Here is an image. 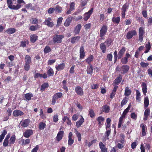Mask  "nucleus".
Here are the masks:
<instances>
[{"label": "nucleus", "mask_w": 152, "mask_h": 152, "mask_svg": "<svg viewBox=\"0 0 152 152\" xmlns=\"http://www.w3.org/2000/svg\"><path fill=\"white\" fill-rule=\"evenodd\" d=\"M64 134V132L62 131H60L58 133L56 137V140L59 141L62 138Z\"/></svg>", "instance_id": "b1692460"}, {"label": "nucleus", "mask_w": 152, "mask_h": 152, "mask_svg": "<svg viewBox=\"0 0 152 152\" xmlns=\"http://www.w3.org/2000/svg\"><path fill=\"white\" fill-rule=\"evenodd\" d=\"M94 57L93 55H90L89 56L88 58L85 59L86 63L89 64H91V63L93 61Z\"/></svg>", "instance_id": "c756f323"}, {"label": "nucleus", "mask_w": 152, "mask_h": 152, "mask_svg": "<svg viewBox=\"0 0 152 152\" xmlns=\"http://www.w3.org/2000/svg\"><path fill=\"white\" fill-rule=\"evenodd\" d=\"M127 98L125 97L121 103V106L123 107L124 105L126 104L127 102Z\"/></svg>", "instance_id": "052dcab7"}, {"label": "nucleus", "mask_w": 152, "mask_h": 152, "mask_svg": "<svg viewBox=\"0 0 152 152\" xmlns=\"http://www.w3.org/2000/svg\"><path fill=\"white\" fill-rule=\"evenodd\" d=\"M30 38L31 42L34 43L37 40L38 36L35 34H32L30 36Z\"/></svg>", "instance_id": "7c9ffc66"}, {"label": "nucleus", "mask_w": 152, "mask_h": 152, "mask_svg": "<svg viewBox=\"0 0 152 152\" xmlns=\"http://www.w3.org/2000/svg\"><path fill=\"white\" fill-rule=\"evenodd\" d=\"M91 118H93L95 116V113L93 109H89V114Z\"/></svg>", "instance_id": "13d9d810"}, {"label": "nucleus", "mask_w": 152, "mask_h": 152, "mask_svg": "<svg viewBox=\"0 0 152 152\" xmlns=\"http://www.w3.org/2000/svg\"><path fill=\"white\" fill-rule=\"evenodd\" d=\"M51 49L49 46L47 45L44 50V52L45 53H47L51 52Z\"/></svg>", "instance_id": "603ef678"}, {"label": "nucleus", "mask_w": 152, "mask_h": 152, "mask_svg": "<svg viewBox=\"0 0 152 152\" xmlns=\"http://www.w3.org/2000/svg\"><path fill=\"white\" fill-rule=\"evenodd\" d=\"M152 23V17L150 16L149 17L148 20V23L147 25L148 26L151 25Z\"/></svg>", "instance_id": "774afa93"}, {"label": "nucleus", "mask_w": 152, "mask_h": 152, "mask_svg": "<svg viewBox=\"0 0 152 152\" xmlns=\"http://www.w3.org/2000/svg\"><path fill=\"white\" fill-rule=\"evenodd\" d=\"M33 96V94L31 93H28L25 94V100L29 101L31 100V97Z\"/></svg>", "instance_id": "c9c22d12"}, {"label": "nucleus", "mask_w": 152, "mask_h": 152, "mask_svg": "<svg viewBox=\"0 0 152 152\" xmlns=\"http://www.w3.org/2000/svg\"><path fill=\"white\" fill-rule=\"evenodd\" d=\"M16 140V136L15 135H12L10 137L9 140V145L10 146L14 144Z\"/></svg>", "instance_id": "e433bc0d"}, {"label": "nucleus", "mask_w": 152, "mask_h": 152, "mask_svg": "<svg viewBox=\"0 0 152 152\" xmlns=\"http://www.w3.org/2000/svg\"><path fill=\"white\" fill-rule=\"evenodd\" d=\"M84 121V119L83 117L81 115L80 119L76 122V126L77 128L80 127L83 124Z\"/></svg>", "instance_id": "4be33fe9"}, {"label": "nucleus", "mask_w": 152, "mask_h": 152, "mask_svg": "<svg viewBox=\"0 0 152 152\" xmlns=\"http://www.w3.org/2000/svg\"><path fill=\"white\" fill-rule=\"evenodd\" d=\"M147 84H146L144 82H143L142 84V92L145 95H146V93L147 92Z\"/></svg>", "instance_id": "cd10ccee"}, {"label": "nucleus", "mask_w": 152, "mask_h": 152, "mask_svg": "<svg viewBox=\"0 0 152 152\" xmlns=\"http://www.w3.org/2000/svg\"><path fill=\"white\" fill-rule=\"evenodd\" d=\"M150 111L149 108H146L145 109L144 114V120H146L148 119V116L150 114Z\"/></svg>", "instance_id": "c85d7f7f"}, {"label": "nucleus", "mask_w": 152, "mask_h": 152, "mask_svg": "<svg viewBox=\"0 0 152 152\" xmlns=\"http://www.w3.org/2000/svg\"><path fill=\"white\" fill-rule=\"evenodd\" d=\"M149 100L148 97H146L144 99V107L146 108L149 105Z\"/></svg>", "instance_id": "49530a36"}, {"label": "nucleus", "mask_w": 152, "mask_h": 152, "mask_svg": "<svg viewBox=\"0 0 152 152\" xmlns=\"http://www.w3.org/2000/svg\"><path fill=\"white\" fill-rule=\"evenodd\" d=\"M91 26V24L90 23H88L87 24H86L84 26V27L85 28V29L86 30H87L89 29Z\"/></svg>", "instance_id": "338daca9"}, {"label": "nucleus", "mask_w": 152, "mask_h": 152, "mask_svg": "<svg viewBox=\"0 0 152 152\" xmlns=\"http://www.w3.org/2000/svg\"><path fill=\"white\" fill-rule=\"evenodd\" d=\"M129 66L126 65H124L121 68V73L123 74L126 73L129 70Z\"/></svg>", "instance_id": "f8f14e48"}, {"label": "nucleus", "mask_w": 152, "mask_h": 152, "mask_svg": "<svg viewBox=\"0 0 152 152\" xmlns=\"http://www.w3.org/2000/svg\"><path fill=\"white\" fill-rule=\"evenodd\" d=\"M110 107L107 104L103 105L102 108V111L105 113H109L110 110Z\"/></svg>", "instance_id": "6ab92c4d"}, {"label": "nucleus", "mask_w": 152, "mask_h": 152, "mask_svg": "<svg viewBox=\"0 0 152 152\" xmlns=\"http://www.w3.org/2000/svg\"><path fill=\"white\" fill-rule=\"evenodd\" d=\"M100 48L101 50L102 53H104L106 52V45H105L104 43L102 42L100 45Z\"/></svg>", "instance_id": "f704fd0d"}, {"label": "nucleus", "mask_w": 152, "mask_h": 152, "mask_svg": "<svg viewBox=\"0 0 152 152\" xmlns=\"http://www.w3.org/2000/svg\"><path fill=\"white\" fill-rule=\"evenodd\" d=\"M25 63L30 64L31 62V58L28 55H27L25 56Z\"/></svg>", "instance_id": "3c124183"}, {"label": "nucleus", "mask_w": 152, "mask_h": 152, "mask_svg": "<svg viewBox=\"0 0 152 152\" xmlns=\"http://www.w3.org/2000/svg\"><path fill=\"white\" fill-rule=\"evenodd\" d=\"M75 91L76 93L79 95L82 96L83 95V89L80 86H76L75 88Z\"/></svg>", "instance_id": "ddd939ff"}, {"label": "nucleus", "mask_w": 152, "mask_h": 152, "mask_svg": "<svg viewBox=\"0 0 152 152\" xmlns=\"http://www.w3.org/2000/svg\"><path fill=\"white\" fill-rule=\"evenodd\" d=\"M30 64L25 63L24 66V69L26 71H28L30 67Z\"/></svg>", "instance_id": "680f3d73"}, {"label": "nucleus", "mask_w": 152, "mask_h": 152, "mask_svg": "<svg viewBox=\"0 0 152 152\" xmlns=\"http://www.w3.org/2000/svg\"><path fill=\"white\" fill-rule=\"evenodd\" d=\"M145 33L144 28L140 27L139 29V38L140 41L142 42L143 40V36Z\"/></svg>", "instance_id": "0eeeda50"}, {"label": "nucleus", "mask_w": 152, "mask_h": 152, "mask_svg": "<svg viewBox=\"0 0 152 152\" xmlns=\"http://www.w3.org/2000/svg\"><path fill=\"white\" fill-rule=\"evenodd\" d=\"M122 80V76L121 75L118 76L115 78L113 82V84L114 85H118L121 82Z\"/></svg>", "instance_id": "a211bd4d"}, {"label": "nucleus", "mask_w": 152, "mask_h": 152, "mask_svg": "<svg viewBox=\"0 0 152 152\" xmlns=\"http://www.w3.org/2000/svg\"><path fill=\"white\" fill-rule=\"evenodd\" d=\"M131 91L129 89V87L128 86H127L125 88L124 95L127 96H129L131 94Z\"/></svg>", "instance_id": "58836bf2"}, {"label": "nucleus", "mask_w": 152, "mask_h": 152, "mask_svg": "<svg viewBox=\"0 0 152 152\" xmlns=\"http://www.w3.org/2000/svg\"><path fill=\"white\" fill-rule=\"evenodd\" d=\"M72 21V18L70 17H68L64 23V26L66 27L69 26L70 25Z\"/></svg>", "instance_id": "a19ab883"}, {"label": "nucleus", "mask_w": 152, "mask_h": 152, "mask_svg": "<svg viewBox=\"0 0 152 152\" xmlns=\"http://www.w3.org/2000/svg\"><path fill=\"white\" fill-rule=\"evenodd\" d=\"M47 73L48 77H49L51 76H53L54 75V72L53 69L51 68H50L48 70Z\"/></svg>", "instance_id": "c03bdc74"}, {"label": "nucleus", "mask_w": 152, "mask_h": 152, "mask_svg": "<svg viewBox=\"0 0 152 152\" xmlns=\"http://www.w3.org/2000/svg\"><path fill=\"white\" fill-rule=\"evenodd\" d=\"M68 138V145L69 146L72 145L74 142V137L72 132L69 133Z\"/></svg>", "instance_id": "9d476101"}, {"label": "nucleus", "mask_w": 152, "mask_h": 152, "mask_svg": "<svg viewBox=\"0 0 152 152\" xmlns=\"http://www.w3.org/2000/svg\"><path fill=\"white\" fill-rule=\"evenodd\" d=\"M75 134L77 138L78 141L79 142H80L81 141L82 139V136L81 134L77 130V129H75Z\"/></svg>", "instance_id": "4c0bfd02"}, {"label": "nucleus", "mask_w": 152, "mask_h": 152, "mask_svg": "<svg viewBox=\"0 0 152 152\" xmlns=\"http://www.w3.org/2000/svg\"><path fill=\"white\" fill-rule=\"evenodd\" d=\"M49 84L48 83H45L43 84L41 86V90L44 91L46 88H48Z\"/></svg>", "instance_id": "864d4df0"}, {"label": "nucleus", "mask_w": 152, "mask_h": 152, "mask_svg": "<svg viewBox=\"0 0 152 152\" xmlns=\"http://www.w3.org/2000/svg\"><path fill=\"white\" fill-rule=\"evenodd\" d=\"M22 142V145H25L28 144L30 142V140L29 139H27L25 140L22 139L21 140Z\"/></svg>", "instance_id": "4d7b16f0"}, {"label": "nucleus", "mask_w": 152, "mask_h": 152, "mask_svg": "<svg viewBox=\"0 0 152 152\" xmlns=\"http://www.w3.org/2000/svg\"><path fill=\"white\" fill-rule=\"evenodd\" d=\"M137 33L135 30L129 31L126 34V37L127 39H131L134 36L137 35Z\"/></svg>", "instance_id": "9b49d317"}, {"label": "nucleus", "mask_w": 152, "mask_h": 152, "mask_svg": "<svg viewBox=\"0 0 152 152\" xmlns=\"http://www.w3.org/2000/svg\"><path fill=\"white\" fill-rule=\"evenodd\" d=\"M39 28V25L38 24H36L34 26L32 25L30 26L29 28V30L31 31H36Z\"/></svg>", "instance_id": "a18cd8bd"}, {"label": "nucleus", "mask_w": 152, "mask_h": 152, "mask_svg": "<svg viewBox=\"0 0 152 152\" xmlns=\"http://www.w3.org/2000/svg\"><path fill=\"white\" fill-rule=\"evenodd\" d=\"M141 66L142 68L147 67L149 65L148 63H145L144 62H141L140 63Z\"/></svg>", "instance_id": "e2e57ef3"}, {"label": "nucleus", "mask_w": 152, "mask_h": 152, "mask_svg": "<svg viewBox=\"0 0 152 152\" xmlns=\"http://www.w3.org/2000/svg\"><path fill=\"white\" fill-rule=\"evenodd\" d=\"M107 30V26L106 25H103L101 28L100 30V36L102 38L106 35Z\"/></svg>", "instance_id": "39448f33"}, {"label": "nucleus", "mask_w": 152, "mask_h": 152, "mask_svg": "<svg viewBox=\"0 0 152 152\" xmlns=\"http://www.w3.org/2000/svg\"><path fill=\"white\" fill-rule=\"evenodd\" d=\"M136 99L137 101L140 102L141 100L140 98V93L138 90H136Z\"/></svg>", "instance_id": "09e8293b"}, {"label": "nucleus", "mask_w": 152, "mask_h": 152, "mask_svg": "<svg viewBox=\"0 0 152 152\" xmlns=\"http://www.w3.org/2000/svg\"><path fill=\"white\" fill-rule=\"evenodd\" d=\"M64 37L63 35L56 34L53 37V40L54 43H59L61 42Z\"/></svg>", "instance_id": "20e7f679"}, {"label": "nucleus", "mask_w": 152, "mask_h": 152, "mask_svg": "<svg viewBox=\"0 0 152 152\" xmlns=\"http://www.w3.org/2000/svg\"><path fill=\"white\" fill-rule=\"evenodd\" d=\"M29 43L28 40H26L24 41H22L20 42V47H25Z\"/></svg>", "instance_id": "de8ad7c7"}, {"label": "nucleus", "mask_w": 152, "mask_h": 152, "mask_svg": "<svg viewBox=\"0 0 152 152\" xmlns=\"http://www.w3.org/2000/svg\"><path fill=\"white\" fill-rule=\"evenodd\" d=\"M30 120L28 119H25L23 121H21L20 123V124L22 127H27L29 124Z\"/></svg>", "instance_id": "4468645a"}, {"label": "nucleus", "mask_w": 152, "mask_h": 152, "mask_svg": "<svg viewBox=\"0 0 152 152\" xmlns=\"http://www.w3.org/2000/svg\"><path fill=\"white\" fill-rule=\"evenodd\" d=\"M129 4L126 2L123 5L121 8V15L122 18L124 19L126 15V12L127 10L129 9Z\"/></svg>", "instance_id": "7ed1b4c3"}, {"label": "nucleus", "mask_w": 152, "mask_h": 152, "mask_svg": "<svg viewBox=\"0 0 152 152\" xmlns=\"http://www.w3.org/2000/svg\"><path fill=\"white\" fill-rule=\"evenodd\" d=\"M16 30L14 28H8L6 31V33L9 34H11L15 33Z\"/></svg>", "instance_id": "72a5a7b5"}, {"label": "nucleus", "mask_w": 152, "mask_h": 152, "mask_svg": "<svg viewBox=\"0 0 152 152\" xmlns=\"http://www.w3.org/2000/svg\"><path fill=\"white\" fill-rule=\"evenodd\" d=\"M13 115L14 117H18L19 116H22L24 114L23 113L19 110H15L13 112Z\"/></svg>", "instance_id": "412c9836"}, {"label": "nucleus", "mask_w": 152, "mask_h": 152, "mask_svg": "<svg viewBox=\"0 0 152 152\" xmlns=\"http://www.w3.org/2000/svg\"><path fill=\"white\" fill-rule=\"evenodd\" d=\"M31 20H32L31 23L33 24H37L38 23V20L37 18H32Z\"/></svg>", "instance_id": "0e129e2a"}, {"label": "nucleus", "mask_w": 152, "mask_h": 152, "mask_svg": "<svg viewBox=\"0 0 152 152\" xmlns=\"http://www.w3.org/2000/svg\"><path fill=\"white\" fill-rule=\"evenodd\" d=\"M6 0L8 7L11 10H17L21 7V5L20 4H17L16 5H12V0Z\"/></svg>", "instance_id": "f257e3e1"}, {"label": "nucleus", "mask_w": 152, "mask_h": 152, "mask_svg": "<svg viewBox=\"0 0 152 152\" xmlns=\"http://www.w3.org/2000/svg\"><path fill=\"white\" fill-rule=\"evenodd\" d=\"M125 51L126 48L124 47H123L121 49L118 53V59H121Z\"/></svg>", "instance_id": "aec40b11"}, {"label": "nucleus", "mask_w": 152, "mask_h": 152, "mask_svg": "<svg viewBox=\"0 0 152 152\" xmlns=\"http://www.w3.org/2000/svg\"><path fill=\"white\" fill-rule=\"evenodd\" d=\"M86 71L88 74H92L93 71V69L91 64H90L89 65L87 66Z\"/></svg>", "instance_id": "2f4dec72"}, {"label": "nucleus", "mask_w": 152, "mask_h": 152, "mask_svg": "<svg viewBox=\"0 0 152 152\" xmlns=\"http://www.w3.org/2000/svg\"><path fill=\"white\" fill-rule=\"evenodd\" d=\"M55 10L56 13H60L61 12L62 8L57 5L56 7Z\"/></svg>", "instance_id": "5fc2aeb1"}, {"label": "nucleus", "mask_w": 152, "mask_h": 152, "mask_svg": "<svg viewBox=\"0 0 152 152\" xmlns=\"http://www.w3.org/2000/svg\"><path fill=\"white\" fill-rule=\"evenodd\" d=\"M140 126L142 129V136H145L146 134V132L145 131V130H147V127L145 125H144L143 124H140Z\"/></svg>", "instance_id": "a878e982"}, {"label": "nucleus", "mask_w": 152, "mask_h": 152, "mask_svg": "<svg viewBox=\"0 0 152 152\" xmlns=\"http://www.w3.org/2000/svg\"><path fill=\"white\" fill-rule=\"evenodd\" d=\"M63 19V18L61 17H60L58 18L56 24L57 27H58L59 26L61 25Z\"/></svg>", "instance_id": "bf43d9fd"}, {"label": "nucleus", "mask_w": 152, "mask_h": 152, "mask_svg": "<svg viewBox=\"0 0 152 152\" xmlns=\"http://www.w3.org/2000/svg\"><path fill=\"white\" fill-rule=\"evenodd\" d=\"M81 25L80 24H78L75 27L74 31L75 34H77L79 33L81 28Z\"/></svg>", "instance_id": "473e14b6"}, {"label": "nucleus", "mask_w": 152, "mask_h": 152, "mask_svg": "<svg viewBox=\"0 0 152 152\" xmlns=\"http://www.w3.org/2000/svg\"><path fill=\"white\" fill-rule=\"evenodd\" d=\"M65 66V64L63 63L56 66V69L57 71H61L64 69Z\"/></svg>", "instance_id": "393cba45"}, {"label": "nucleus", "mask_w": 152, "mask_h": 152, "mask_svg": "<svg viewBox=\"0 0 152 152\" xmlns=\"http://www.w3.org/2000/svg\"><path fill=\"white\" fill-rule=\"evenodd\" d=\"M85 56V53L84 52V48L82 46L80 47V58L83 59Z\"/></svg>", "instance_id": "5701e85b"}, {"label": "nucleus", "mask_w": 152, "mask_h": 152, "mask_svg": "<svg viewBox=\"0 0 152 152\" xmlns=\"http://www.w3.org/2000/svg\"><path fill=\"white\" fill-rule=\"evenodd\" d=\"M112 21L114 23L118 24L120 21V18L119 17H113L112 19Z\"/></svg>", "instance_id": "ea45409f"}, {"label": "nucleus", "mask_w": 152, "mask_h": 152, "mask_svg": "<svg viewBox=\"0 0 152 152\" xmlns=\"http://www.w3.org/2000/svg\"><path fill=\"white\" fill-rule=\"evenodd\" d=\"M7 132L5 129L2 131V133L0 135V142H2L5 136L7 134Z\"/></svg>", "instance_id": "79ce46f5"}, {"label": "nucleus", "mask_w": 152, "mask_h": 152, "mask_svg": "<svg viewBox=\"0 0 152 152\" xmlns=\"http://www.w3.org/2000/svg\"><path fill=\"white\" fill-rule=\"evenodd\" d=\"M46 125L45 123L43 122L39 123V129L40 130H42L45 127Z\"/></svg>", "instance_id": "8fccbe9b"}, {"label": "nucleus", "mask_w": 152, "mask_h": 152, "mask_svg": "<svg viewBox=\"0 0 152 152\" xmlns=\"http://www.w3.org/2000/svg\"><path fill=\"white\" fill-rule=\"evenodd\" d=\"M63 96V94L61 92L56 93L52 97V99L51 101L52 104L54 105L57 100L59 98H61Z\"/></svg>", "instance_id": "f03ea898"}, {"label": "nucleus", "mask_w": 152, "mask_h": 152, "mask_svg": "<svg viewBox=\"0 0 152 152\" xmlns=\"http://www.w3.org/2000/svg\"><path fill=\"white\" fill-rule=\"evenodd\" d=\"M43 23L44 24L50 27H53L54 25L53 22L52 21L51 18L50 17L45 19Z\"/></svg>", "instance_id": "423d86ee"}, {"label": "nucleus", "mask_w": 152, "mask_h": 152, "mask_svg": "<svg viewBox=\"0 0 152 152\" xmlns=\"http://www.w3.org/2000/svg\"><path fill=\"white\" fill-rule=\"evenodd\" d=\"M99 144V148L101 149V152H108L107 148L102 142H100Z\"/></svg>", "instance_id": "f3484780"}, {"label": "nucleus", "mask_w": 152, "mask_h": 152, "mask_svg": "<svg viewBox=\"0 0 152 152\" xmlns=\"http://www.w3.org/2000/svg\"><path fill=\"white\" fill-rule=\"evenodd\" d=\"M80 37L79 36H75L72 37L71 39V43L73 44L79 41Z\"/></svg>", "instance_id": "bb28decb"}, {"label": "nucleus", "mask_w": 152, "mask_h": 152, "mask_svg": "<svg viewBox=\"0 0 152 152\" xmlns=\"http://www.w3.org/2000/svg\"><path fill=\"white\" fill-rule=\"evenodd\" d=\"M33 131L32 129H27L23 133V136L26 138H28L33 134Z\"/></svg>", "instance_id": "2eb2a0df"}, {"label": "nucleus", "mask_w": 152, "mask_h": 152, "mask_svg": "<svg viewBox=\"0 0 152 152\" xmlns=\"http://www.w3.org/2000/svg\"><path fill=\"white\" fill-rule=\"evenodd\" d=\"M130 57V55L129 53H126L125 56L121 58V62L123 64H127L128 61V59Z\"/></svg>", "instance_id": "1a4fd4ad"}, {"label": "nucleus", "mask_w": 152, "mask_h": 152, "mask_svg": "<svg viewBox=\"0 0 152 152\" xmlns=\"http://www.w3.org/2000/svg\"><path fill=\"white\" fill-rule=\"evenodd\" d=\"M93 9L92 8L88 12H86L84 14L83 19L85 21H87L90 18L91 14L93 13Z\"/></svg>", "instance_id": "6e6552de"}, {"label": "nucleus", "mask_w": 152, "mask_h": 152, "mask_svg": "<svg viewBox=\"0 0 152 152\" xmlns=\"http://www.w3.org/2000/svg\"><path fill=\"white\" fill-rule=\"evenodd\" d=\"M75 3L74 2H72L70 3L69 9L66 12L67 15L70 14L71 12L75 10Z\"/></svg>", "instance_id": "dca6fc26"}, {"label": "nucleus", "mask_w": 152, "mask_h": 152, "mask_svg": "<svg viewBox=\"0 0 152 152\" xmlns=\"http://www.w3.org/2000/svg\"><path fill=\"white\" fill-rule=\"evenodd\" d=\"M113 42V40L111 38H109L107 39L105 42H104L105 43L107 47L110 46Z\"/></svg>", "instance_id": "37998d69"}, {"label": "nucleus", "mask_w": 152, "mask_h": 152, "mask_svg": "<svg viewBox=\"0 0 152 152\" xmlns=\"http://www.w3.org/2000/svg\"><path fill=\"white\" fill-rule=\"evenodd\" d=\"M125 117H124L123 116H121L119 119V122L118 124V128H121V125L123 122V119Z\"/></svg>", "instance_id": "6e6d98bb"}, {"label": "nucleus", "mask_w": 152, "mask_h": 152, "mask_svg": "<svg viewBox=\"0 0 152 152\" xmlns=\"http://www.w3.org/2000/svg\"><path fill=\"white\" fill-rule=\"evenodd\" d=\"M114 59V63L116 62L117 58H118V56H117V51L116 50H115L113 53Z\"/></svg>", "instance_id": "69168bd1"}]
</instances>
